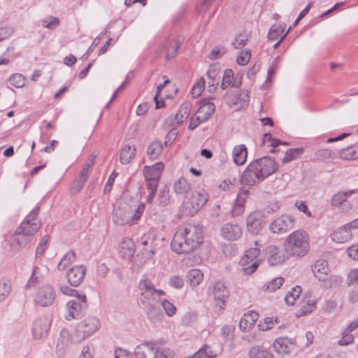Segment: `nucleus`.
I'll use <instances>...</instances> for the list:
<instances>
[{
	"label": "nucleus",
	"instance_id": "f257e3e1",
	"mask_svg": "<svg viewBox=\"0 0 358 358\" xmlns=\"http://www.w3.org/2000/svg\"><path fill=\"white\" fill-rule=\"evenodd\" d=\"M39 208H34L10 238L9 242L14 250L26 246L40 227L37 220Z\"/></svg>",
	"mask_w": 358,
	"mask_h": 358
},
{
	"label": "nucleus",
	"instance_id": "f03ea898",
	"mask_svg": "<svg viewBox=\"0 0 358 358\" xmlns=\"http://www.w3.org/2000/svg\"><path fill=\"white\" fill-rule=\"evenodd\" d=\"M309 237L303 230H296L285 241V250L292 256L303 257L309 250Z\"/></svg>",
	"mask_w": 358,
	"mask_h": 358
},
{
	"label": "nucleus",
	"instance_id": "7ed1b4c3",
	"mask_svg": "<svg viewBox=\"0 0 358 358\" xmlns=\"http://www.w3.org/2000/svg\"><path fill=\"white\" fill-rule=\"evenodd\" d=\"M140 290L141 303L147 308L149 317L152 312L155 313L157 308L154 305L157 297L165 295V292L162 289H157L155 287L152 281L148 278L142 279L138 283Z\"/></svg>",
	"mask_w": 358,
	"mask_h": 358
},
{
	"label": "nucleus",
	"instance_id": "20e7f679",
	"mask_svg": "<svg viewBox=\"0 0 358 358\" xmlns=\"http://www.w3.org/2000/svg\"><path fill=\"white\" fill-rule=\"evenodd\" d=\"M134 354L136 358H175V352L172 350L159 347L152 342L137 345Z\"/></svg>",
	"mask_w": 358,
	"mask_h": 358
},
{
	"label": "nucleus",
	"instance_id": "39448f33",
	"mask_svg": "<svg viewBox=\"0 0 358 358\" xmlns=\"http://www.w3.org/2000/svg\"><path fill=\"white\" fill-rule=\"evenodd\" d=\"M100 327V322L96 317L86 318L76 325L73 333V341L75 343H80L93 335Z\"/></svg>",
	"mask_w": 358,
	"mask_h": 358
},
{
	"label": "nucleus",
	"instance_id": "423d86ee",
	"mask_svg": "<svg viewBox=\"0 0 358 358\" xmlns=\"http://www.w3.org/2000/svg\"><path fill=\"white\" fill-rule=\"evenodd\" d=\"M208 194L204 189L192 192L190 198L184 203V208L189 215L197 213L207 202Z\"/></svg>",
	"mask_w": 358,
	"mask_h": 358
},
{
	"label": "nucleus",
	"instance_id": "0eeeda50",
	"mask_svg": "<svg viewBox=\"0 0 358 358\" xmlns=\"http://www.w3.org/2000/svg\"><path fill=\"white\" fill-rule=\"evenodd\" d=\"M260 253L258 248H251L245 251L241 259V264L244 268L243 271L246 275L252 274L259 265V259H256Z\"/></svg>",
	"mask_w": 358,
	"mask_h": 358
},
{
	"label": "nucleus",
	"instance_id": "6e6552de",
	"mask_svg": "<svg viewBox=\"0 0 358 358\" xmlns=\"http://www.w3.org/2000/svg\"><path fill=\"white\" fill-rule=\"evenodd\" d=\"M55 299L56 292L54 287L50 285H45L36 293L34 303L41 307H49L53 305Z\"/></svg>",
	"mask_w": 358,
	"mask_h": 358
},
{
	"label": "nucleus",
	"instance_id": "1a4fd4ad",
	"mask_svg": "<svg viewBox=\"0 0 358 358\" xmlns=\"http://www.w3.org/2000/svg\"><path fill=\"white\" fill-rule=\"evenodd\" d=\"M252 162L264 180L274 173L278 169L274 158L269 156L261 157Z\"/></svg>",
	"mask_w": 358,
	"mask_h": 358
},
{
	"label": "nucleus",
	"instance_id": "9d476101",
	"mask_svg": "<svg viewBox=\"0 0 358 358\" xmlns=\"http://www.w3.org/2000/svg\"><path fill=\"white\" fill-rule=\"evenodd\" d=\"M171 248L178 254L189 253L194 251L190 245L188 237L182 229H178L174 234L171 241Z\"/></svg>",
	"mask_w": 358,
	"mask_h": 358
},
{
	"label": "nucleus",
	"instance_id": "9b49d317",
	"mask_svg": "<svg viewBox=\"0 0 358 358\" xmlns=\"http://www.w3.org/2000/svg\"><path fill=\"white\" fill-rule=\"evenodd\" d=\"M163 169L164 164L162 162H157L151 166L144 167L143 173L146 187L152 188L158 187Z\"/></svg>",
	"mask_w": 358,
	"mask_h": 358
},
{
	"label": "nucleus",
	"instance_id": "f8f14e48",
	"mask_svg": "<svg viewBox=\"0 0 358 358\" xmlns=\"http://www.w3.org/2000/svg\"><path fill=\"white\" fill-rule=\"evenodd\" d=\"M295 218L288 214H284L275 219L270 224V229L274 234H282L293 229Z\"/></svg>",
	"mask_w": 358,
	"mask_h": 358
},
{
	"label": "nucleus",
	"instance_id": "ddd939ff",
	"mask_svg": "<svg viewBox=\"0 0 358 358\" xmlns=\"http://www.w3.org/2000/svg\"><path fill=\"white\" fill-rule=\"evenodd\" d=\"M71 344H76L73 341V334L70 335L69 331L63 328L57 340L55 353L57 357H64L70 348Z\"/></svg>",
	"mask_w": 358,
	"mask_h": 358
},
{
	"label": "nucleus",
	"instance_id": "4468645a",
	"mask_svg": "<svg viewBox=\"0 0 358 358\" xmlns=\"http://www.w3.org/2000/svg\"><path fill=\"white\" fill-rule=\"evenodd\" d=\"M213 295L215 301L216 308L219 310H224L229 296V292L222 282L217 281L214 284Z\"/></svg>",
	"mask_w": 358,
	"mask_h": 358
},
{
	"label": "nucleus",
	"instance_id": "2eb2a0df",
	"mask_svg": "<svg viewBox=\"0 0 358 358\" xmlns=\"http://www.w3.org/2000/svg\"><path fill=\"white\" fill-rule=\"evenodd\" d=\"M131 214L130 208L126 204L115 206L112 215L113 222L117 226L131 224Z\"/></svg>",
	"mask_w": 358,
	"mask_h": 358
},
{
	"label": "nucleus",
	"instance_id": "dca6fc26",
	"mask_svg": "<svg viewBox=\"0 0 358 358\" xmlns=\"http://www.w3.org/2000/svg\"><path fill=\"white\" fill-rule=\"evenodd\" d=\"M187 237H188L190 245L193 250H196L203 242V231L202 227L198 225L188 224L182 229Z\"/></svg>",
	"mask_w": 358,
	"mask_h": 358
},
{
	"label": "nucleus",
	"instance_id": "f3484780",
	"mask_svg": "<svg viewBox=\"0 0 358 358\" xmlns=\"http://www.w3.org/2000/svg\"><path fill=\"white\" fill-rule=\"evenodd\" d=\"M267 262L271 266H278L284 263L287 259V253L275 245H268L266 249Z\"/></svg>",
	"mask_w": 358,
	"mask_h": 358
},
{
	"label": "nucleus",
	"instance_id": "a211bd4d",
	"mask_svg": "<svg viewBox=\"0 0 358 358\" xmlns=\"http://www.w3.org/2000/svg\"><path fill=\"white\" fill-rule=\"evenodd\" d=\"M50 327V321L46 317H40L34 320L32 334L36 340H41L47 336Z\"/></svg>",
	"mask_w": 358,
	"mask_h": 358
},
{
	"label": "nucleus",
	"instance_id": "6ab92c4d",
	"mask_svg": "<svg viewBox=\"0 0 358 358\" xmlns=\"http://www.w3.org/2000/svg\"><path fill=\"white\" fill-rule=\"evenodd\" d=\"M257 168L251 162L242 174L241 182L246 185H255L263 181V177L259 175Z\"/></svg>",
	"mask_w": 358,
	"mask_h": 358
},
{
	"label": "nucleus",
	"instance_id": "aec40b11",
	"mask_svg": "<svg viewBox=\"0 0 358 358\" xmlns=\"http://www.w3.org/2000/svg\"><path fill=\"white\" fill-rule=\"evenodd\" d=\"M355 192V190H348L337 192L332 196L331 205L334 207H340L343 211L350 210L352 209V205L350 201H347V199L351 196Z\"/></svg>",
	"mask_w": 358,
	"mask_h": 358
},
{
	"label": "nucleus",
	"instance_id": "412c9836",
	"mask_svg": "<svg viewBox=\"0 0 358 358\" xmlns=\"http://www.w3.org/2000/svg\"><path fill=\"white\" fill-rule=\"evenodd\" d=\"M86 268L83 265L75 266L66 273L69 283L73 287L80 285L85 276Z\"/></svg>",
	"mask_w": 358,
	"mask_h": 358
},
{
	"label": "nucleus",
	"instance_id": "4be33fe9",
	"mask_svg": "<svg viewBox=\"0 0 358 358\" xmlns=\"http://www.w3.org/2000/svg\"><path fill=\"white\" fill-rule=\"evenodd\" d=\"M246 225L248 231L251 234H258L264 225L262 213L260 212L250 213L247 217Z\"/></svg>",
	"mask_w": 358,
	"mask_h": 358
},
{
	"label": "nucleus",
	"instance_id": "5701e85b",
	"mask_svg": "<svg viewBox=\"0 0 358 358\" xmlns=\"http://www.w3.org/2000/svg\"><path fill=\"white\" fill-rule=\"evenodd\" d=\"M221 236L225 240L234 241L242 236V229L237 224L227 223L221 228Z\"/></svg>",
	"mask_w": 358,
	"mask_h": 358
},
{
	"label": "nucleus",
	"instance_id": "b1692460",
	"mask_svg": "<svg viewBox=\"0 0 358 358\" xmlns=\"http://www.w3.org/2000/svg\"><path fill=\"white\" fill-rule=\"evenodd\" d=\"M312 272L314 276L320 281H325L327 280L329 268L328 263L324 259H318L315 262L312 266Z\"/></svg>",
	"mask_w": 358,
	"mask_h": 358
},
{
	"label": "nucleus",
	"instance_id": "393cba45",
	"mask_svg": "<svg viewBox=\"0 0 358 358\" xmlns=\"http://www.w3.org/2000/svg\"><path fill=\"white\" fill-rule=\"evenodd\" d=\"M215 110V104L208 99H203L200 102V106L196 110V113L206 122L213 114Z\"/></svg>",
	"mask_w": 358,
	"mask_h": 358
},
{
	"label": "nucleus",
	"instance_id": "a878e982",
	"mask_svg": "<svg viewBox=\"0 0 358 358\" xmlns=\"http://www.w3.org/2000/svg\"><path fill=\"white\" fill-rule=\"evenodd\" d=\"M331 239L334 242L338 243H345L350 241L352 238V233L350 228L348 224H345L342 227H340L337 230L334 231L331 235Z\"/></svg>",
	"mask_w": 358,
	"mask_h": 358
},
{
	"label": "nucleus",
	"instance_id": "bb28decb",
	"mask_svg": "<svg viewBox=\"0 0 358 358\" xmlns=\"http://www.w3.org/2000/svg\"><path fill=\"white\" fill-rule=\"evenodd\" d=\"M241 84V81L237 78H234V71L231 69H227L224 71L221 83L222 90H225L229 86L238 88Z\"/></svg>",
	"mask_w": 358,
	"mask_h": 358
},
{
	"label": "nucleus",
	"instance_id": "cd10ccee",
	"mask_svg": "<svg viewBox=\"0 0 358 358\" xmlns=\"http://www.w3.org/2000/svg\"><path fill=\"white\" fill-rule=\"evenodd\" d=\"M220 69L215 65L210 66L207 71V77L209 79L208 85H209V90L213 91L215 90L219 85L220 79L221 76H220Z\"/></svg>",
	"mask_w": 358,
	"mask_h": 358
},
{
	"label": "nucleus",
	"instance_id": "c85d7f7f",
	"mask_svg": "<svg viewBox=\"0 0 358 358\" xmlns=\"http://www.w3.org/2000/svg\"><path fill=\"white\" fill-rule=\"evenodd\" d=\"M67 314L65 318L68 320L76 318L80 315L83 305L76 300H71L66 303Z\"/></svg>",
	"mask_w": 358,
	"mask_h": 358
},
{
	"label": "nucleus",
	"instance_id": "c756f323",
	"mask_svg": "<svg viewBox=\"0 0 358 358\" xmlns=\"http://www.w3.org/2000/svg\"><path fill=\"white\" fill-rule=\"evenodd\" d=\"M273 348L280 355H287L293 349V344L287 338H278L273 343Z\"/></svg>",
	"mask_w": 358,
	"mask_h": 358
},
{
	"label": "nucleus",
	"instance_id": "7c9ffc66",
	"mask_svg": "<svg viewBox=\"0 0 358 358\" xmlns=\"http://www.w3.org/2000/svg\"><path fill=\"white\" fill-rule=\"evenodd\" d=\"M248 356L249 358H273L271 351L262 345L251 348L248 352Z\"/></svg>",
	"mask_w": 358,
	"mask_h": 358
},
{
	"label": "nucleus",
	"instance_id": "2f4dec72",
	"mask_svg": "<svg viewBox=\"0 0 358 358\" xmlns=\"http://www.w3.org/2000/svg\"><path fill=\"white\" fill-rule=\"evenodd\" d=\"M120 252L124 259H131L135 252L134 241L130 238L124 239L121 243Z\"/></svg>",
	"mask_w": 358,
	"mask_h": 358
},
{
	"label": "nucleus",
	"instance_id": "473e14b6",
	"mask_svg": "<svg viewBox=\"0 0 358 358\" xmlns=\"http://www.w3.org/2000/svg\"><path fill=\"white\" fill-rule=\"evenodd\" d=\"M247 148L245 145H239L234 147L233 150V159L237 165H243L247 158Z\"/></svg>",
	"mask_w": 358,
	"mask_h": 358
},
{
	"label": "nucleus",
	"instance_id": "72a5a7b5",
	"mask_svg": "<svg viewBox=\"0 0 358 358\" xmlns=\"http://www.w3.org/2000/svg\"><path fill=\"white\" fill-rule=\"evenodd\" d=\"M191 189V184L183 176L180 177L173 182V190L177 194L187 193Z\"/></svg>",
	"mask_w": 358,
	"mask_h": 358
},
{
	"label": "nucleus",
	"instance_id": "f704fd0d",
	"mask_svg": "<svg viewBox=\"0 0 358 358\" xmlns=\"http://www.w3.org/2000/svg\"><path fill=\"white\" fill-rule=\"evenodd\" d=\"M136 148L134 145H125L120 152V162L122 164H129L134 157Z\"/></svg>",
	"mask_w": 358,
	"mask_h": 358
},
{
	"label": "nucleus",
	"instance_id": "c9c22d12",
	"mask_svg": "<svg viewBox=\"0 0 358 358\" xmlns=\"http://www.w3.org/2000/svg\"><path fill=\"white\" fill-rule=\"evenodd\" d=\"M162 150V143L159 141H155L149 145L147 154L150 159L155 160L161 155Z\"/></svg>",
	"mask_w": 358,
	"mask_h": 358
},
{
	"label": "nucleus",
	"instance_id": "e433bc0d",
	"mask_svg": "<svg viewBox=\"0 0 358 358\" xmlns=\"http://www.w3.org/2000/svg\"><path fill=\"white\" fill-rule=\"evenodd\" d=\"M285 29V23H280V24H273L267 35V38L269 41H275L279 37L281 38V36L285 34L284 30Z\"/></svg>",
	"mask_w": 358,
	"mask_h": 358
},
{
	"label": "nucleus",
	"instance_id": "4c0bfd02",
	"mask_svg": "<svg viewBox=\"0 0 358 358\" xmlns=\"http://www.w3.org/2000/svg\"><path fill=\"white\" fill-rule=\"evenodd\" d=\"M339 155L341 159L345 160H352L358 158V145H355L342 149Z\"/></svg>",
	"mask_w": 358,
	"mask_h": 358
},
{
	"label": "nucleus",
	"instance_id": "58836bf2",
	"mask_svg": "<svg viewBox=\"0 0 358 358\" xmlns=\"http://www.w3.org/2000/svg\"><path fill=\"white\" fill-rule=\"evenodd\" d=\"M189 113V105L184 104L182 105L176 113L174 120L172 121V124L179 125L182 124L188 117Z\"/></svg>",
	"mask_w": 358,
	"mask_h": 358
},
{
	"label": "nucleus",
	"instance_id": "ea45409f",
	"mask_svg": "<svg viewBox=\"0 0 358 358\" xmlns=\"http://www.w3.org/2000/svg\"><path fill=\"white\" fill-rule=\"evenodd\" d=\"M187 278L189 284L193 287H196L202 281L203 275L199 269H191L188 272Z\"/></svg>",
	"mask_w": 358,
	"mask_h": 358
},
{
	"label": "nucleus",
	"instance_id": "a19ab883",
	"mask_svg": "<svg viewBox=\"0 0 358 358\" xmlns=\"http://www.w3.org/2000/svg\"><path fill=\"white\" fill-rule=\"evenodd\" d=\"M216 354H215L211 347L205 345L199 350L194 355L187 358H215Z\"/></svg>",
	"mask_w": 358,
	"mask_h": 358
},
{
	"label": "nucleus",
	"instance_id": "79ce46f5",
	"mask_svg": "<svg viewBox=\"0 0 358 358\" xmlns=\"http://www.w3.org/2000/svg\"><path fill=\"white\" fill-rule=\"evenodd\" d=\"M76 259V254L73 251H69L63 256L57 265V268L59 271L64 270L69 264L73 263Z\"/></svg>",
	"mask_w": 358,
	"mask_h": 358
},
{
	"label": "nucleus",
	"instance_id": "37998d69",
	"mask_svg": "<svg viewBox=\"0 0 358 358\" xmlns=\"http://www.w3.org/2000/svg\"><path fill=\"white\" fill-rule=\"evenodd\" d=\"M301 292V287L296 286L292 289L291 292H289L285 297V301L288 306H292L294 304L295 301Z\"/></svg>",
	"mask_w": 358,
	"mask_h": 358
},
{
	"label": "nucleus",
	"instance_id": "c03bdc74",
	"mask_svg": "<svg viewBox=\"0 0 358 358\" xmlns=\"http://www.w3.org/2000/svg\"><path fill=\"white\" fill-rule=\"evenodd\" d=\"M284 282V278L282 277L276 278L269 282L265 284L263 286V289L264 291L273 292H275L276 289H279Z\"/></svg>",
	"mask_w": 358,
	"mask_h": 358
},
{
	"label": "nucleus",
	"instance_id": "a18cd8bd",
	"mask_svg": "<svg viewBox=\"0 0 358 358\" xmlns=\"http://www.w3.org/2000/svg\"><path fill=\"white\" fill-rule=\"evenodd\" d=\"M303 152V148H292L288 150L282 159V163L286 164L295 159L296 157L300 156Z\"/></svg>",
	"mask_w": 358,
	"mask_h": 358
},
{
	"label": "nucleus",
	"instance_id": "49530a36",
	"mask_svg": "<svg viewBox=\"0 0 358 358\" xmlns=\"http://www.w3.org/2000/svg\"><path fill=\"white\" fill-rule=\"evenodd\" d=\"M26 78L21 73H15L10 76L8 82L15 87L21 88L24 86Z\"/></svg>",
	"mask_w": 358,
	"mask_h": 358
},
{
	"label": "nucleus",
	"instance_id": "de8ad7c7",
	"mask_svg": "<svg viewBox=\"0 0 358 358\" xmlns=\"http://www.w3.org/2000/svg\"><path fill=\"white\" fill-rule=\"evenodd\" d=\"M205 87V80L203 78L199 79L192 88V96L193 98H197L203 92Z\"/></svg>",
	"mask_w": 358,
	"mask_h": 358
},
{
	"label": "nucleus",
	"instance_id": "09e8293b",
	"mask_svg": "<svg viewBox=\"0 0 358 358\" xmlns=\"http://www.w3.org/2000/svg\"><path fill=\"white\" fill-rule=\"evenodd\" d=\"M10 290L11 286L8 282H0V303L8 296Z\"/></svg>",
	"mask_w": 358,
	"mask_h": 358
},
{
	"label": "nucleus",
	"instance_id": "8fccbe9b",
	"mask_svg": "<svg viewBox=\"0 0 358 358\" xmlns=\"http://www.w3.org/2000/svg\"><path fill=\"white\" fill-rule=\"evenodd\" d=\"M145 208V205L144 203H140L138 205L133 215L132 213L131 214V224H136L140 220Z\"/></svg>",
	"mask_w": 358,
	"mask_h": 358
},
{
	"label": "nucleus",
	"instance_id": "3c124183",
	"mask_svg": "<svg viewBox=\"0 0 358 358\" xmlns=\"http://www.w3.org/2000/svg\"><path fill=\"white\" fill-rule=\"evenodd\" d=\"M251 53L250 50H241L237 57V62L238 64L246 65L250 59Z\"/></svg>",
	"mask_w": 358,
	"mask_h": 358
},
{
	"label": "nucleus",
	"instance_id": "603ef678",
	"mask_svg": "<svg viewBox=\"0 0 358 358\" xmlns=\"http://www.w3.org/2000/svg\"><path fill=\"white\" fill-rule=\"evenodd\" d=\"M341 334L342 338L338 341V344L340 345H348L353 343L354 336L350 332L347 331L345 329H343Z\"/></svg>",
	"mask_w": 358,
	"mask_h": 358
},
{
	"label": "nucleus",
	"instance_id": "864d4df0",
	"mask_svg": "<svg viewBox=\"0 0 358 358\" xmlns=\"http://www.w3.org/2000/svg\"><path fill=\"white\" fill-rule=\"evenodd\" d=\"M38 271H39V268L38 266H35L34 267L31 276L30 277L29 280H28V282L25 286V287L27 289L34 287V286H36V285H37L39 282L40 280L38 276Z\"/></svg>",
	"mask_w": 358,
	"mask_h": 358
},
{
	"label": "nucleus",
	"instance_id": "5fc2aeb1",
	"mask_svg": "<svg viewBox=\"0 0 358 358\" xmlns=\"http://www.w3.org/2000/svg\"><path fill=\"white\" fill-rule=\"evenodd\" d=\"M169 284L174 289H181L184 285V280L180 275H172L169 279Z\"/></svg>",
	"mask_w": 358,
	"mask_h": 358
},
{
	"label": "nucleus",
	"instance_id": "6e6d98bb",
	"mask_svg": "<svg viewBox=\"0 0 358 358\" xmlns=\"http://www.w3.org/2000/svg\"><path fill=\"white\" fill-rule=\"evenodd\" d=\"M170 196L169 190L166 189H161L159 192L157 201L160 206H164L169 203Z\"/></svg>",
	"mask_w": 358,
	"mask_h": 358
},
{
	"label": "nucleus",
	"instance_id": "4d7b16f0",
	"mask_svg": "<svg viewBox=\"0 0 358 358\" xmlns=\"http://www.w3.org/2000/svg\"><path fill=\"white\" fill-rule=\"evenodd\" d=\"M264 141L270 142V145L273 147V149L270 150V152L274 153L275 152V148L279 145H288L287 143H282L280 140L273 138L269 133L264 134Z\"/></svg>",
	"mask_w": 358,
	"mask_h": 358
},
{
	"label": "nucleus",
	"instance_id": "13d9d810",
	"mask_svg": "<svg viewBox=\"0 0 358 358\" xmlns=\"http://www.w3.org/2000/svg\"><path fill=\"white\" fill-rule=\"evenodd\" d=\"M59 24V19L56 17L50 16L49 21L44 20L43 21V26L49 29H54Z\"/></svg>",
	"mask_w": 358,
	"mask_h": 358
},
{
	"label": "nucleus",
	"instance_id": "bf43d9fd",
	"mask_svg": "<svg viewBox=\"0 0 358 358\" xmlns=\"http://www.w3.org/2000/svg\"><path fill=\"white\" fill-rule=\"evenodd\" d=\"M203 122H205V121L196 112L191 117L188 128L190 130H193Z\"/></svg>",
	"mask_w": 358,
	"mask_h": 358
},
{
	"label": "nucleus",
	"instance_id": "052dcab7",
	"mask_svg": "<svg viewBox=\"0 0 358 358\" xmlns=\"http://www.w3.org/2000/svg\"><path fill=\"white\" fill-rule=\"evenodd\" d=\"M347 282L350 285H358V268L352 269L347 278Z\"/></svg>",
	"mask_w": 358,
	"mask_h": 358
},
{
	"label": "nucleus",
	"instance_id": "680f3d73",
	"mask_svg": "<svg viewBox=\"0 0 358 358\" xmlns=\"http://www.w3.org/2000/svg\"><path fill=\"white\" fill-rule=\"evenodd\" d=\"M273 317H266L263 322L258 324V327L260 331H267L273 328Z\"/></svg>",
	"mask_w": 358,
	"mask_h": 358
},
{
	"label": "nucleus",
	"instance_id": "e2e57ef3",
	"mask_svg": "<svg viewBox=\"0 0 358 358\" xmlns=\"http://www.w3.org/2000/svg\"><path fill=\"white\" fill-rule=\"evenodd\" d=\"M14 33V29L11 27H0V42L8 38Z\"/></svg>",
	"mask_w": 358,
	"mask_h": 358
},
{
	"label": "nucleus",
	"instance_id": "0e129e2a",
	"mask_svg": "<svg viewBox=\"0 0 358 358\" xmlns=\"http://www.w3.org/2000/svg\"><path fill=\"white\" fill-rule=\"evenodd\" d=\"M162 306L168 316H173L176 313V306L169 301H164L162 303Z\"/></svg>",
	"mask_w": 358,
	"mask_h": 358
},
{
	"label": "nucleus",
	"instance_id": "69168bd1",
	"mask_svg": "<svg viewBox=\"0 0 358 358\" xmlns=\"http://www.w3.org/2000/svg\"><path fill=\"white\" fill-rule=\"evenodd\" d=\"M305 302L306 303L307 307L305 306H303V309L301 310L302 313L307 314L308 313H311L315 307L316 301L309 297Z\"/></svg>",
	"mask_w": 358,
	"mask_h": 358
},
{
	"label": "nucleus",
	"instance_id": "338daca9",
	"mask_svg": "<svg viewBox=\"0 0 358 358\" xmlns=\"http://www.w3.org/2000/svg\"><path fill=\"white\" fill-rule=\"evenodd\" d=\"M252 326L253 324H252L248 318H247L245 315L241 319L239 322V327L243 331H248Z\"/></svg>",
	"mask_w": 358,
	"mask_h": 358
},
{
	"label": "nucleus",
	"instance_id": "774afa93",
	"mask_svg": "<svg viewBox=\"0 0 358 358\" xmlns=\"http://www.w3.org/2000/svg\"><path fill=\"white\" fill-rule=\"evenodd\" d=\"M347 254L353 260L358 261V243L349 247L347 249Z\"/></svg>",
	"mask_w": 358,
	"mask_h": 358
}]
</instances>
